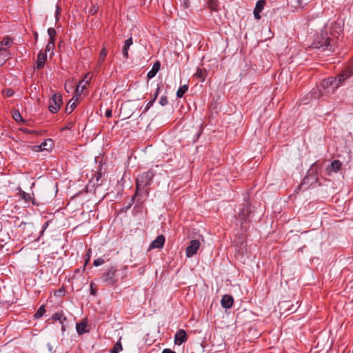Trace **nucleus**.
<instances>
[{"mask_svg": "<svg viewBox=\"0 0 353 353\" xmlns=\"http://www.w3.org/2000/svg\"><path fill=\"white\" fill-rule=\"evenodd\" d=\"M133 43L132 38L130 37L129 39H126L124 43V46L126 48H130V46H132Z\"/></svg>", "mask_w": 353, "mask_h": 353, "instance_id": "4c0bfd02", "label": "nucleus"}, {"mask_svg": "<svg viewBox=\"0 0 353 353\" xmlns=\"http://www.w3.org/2000/svg\"><path fill=\"white\" fill-rule=\"evenodd\" d=\"M341 166V163L339 160H334L331 163L330 166L327 168V170L328 172H330L332 171L336 172L339 170Z\"/></svg>", "mask_w": 353, "mask_h": 353, "instance_id": "f3484780", "label": "nucleus"}, {"mask_svg": "<svg viewBox=\"0 0 353 353\" xmlns=\"http://www.w3.org/2000/svg\"><path fill=\"white\" fill-rule=\"evenodd\" d=\"M188 339V336L186 332L184 330L181 329L178 332H176L174 336V343L176 345H181L183 343L185 342Z\"/></svg>", "mask_w": 353, "mask_h": 353, "instance_id": "9d476101", "label": "nucleus"}, {"mask_svg": "<svg viewBox=\"0 0 353 353\" xmlns=\"http://www.w3.org/2000/svg\"><path fill=\"white\" fill-rule=\"evenodd\" d=\"M352 71L347 70L339 74L337 77H331L334 83L339 84V87L350 77L352 76Z\"/></svg>", "mask_w": 353, "mask_h": 353, "instance_id": "6e6552de", "label": "nucleus"}, {"mask_svg": "<svg viewBox=\"0 0 353 353\" xmlns=\"http://www.w3.org/2000/svg\"><path fill=\"white\" fill-rule=\"evenodd\" d=\"M160 103L161 105H165L168 103V99L166 97H161L160 99Z\"/></svg>", "mask_w": 353, "mask_h": 353, "instance_id": "ea45409f", "label": "nucleus"}, {"mask_svg": "<svg viewBox=\"0 0 353 353\" xmlns=\"http://www.w3.org/2000/svg\"><path fill=\"white\" fill-rule=\"evenodd\" d=\"M260 12L254 10L253 14L256 19L259 20L261 19Z\"/></svg>", "mask_w": 353, "mask_h": 353, "instance_id": "a19ab883", "label": "nucleus"}, {"mask_svg": "<svg viewBox=\"0 0 353 353\" xmlns=\"http://www.w3.org/2000/svg\"><path fill=\"white\" fill-rule=\"evenodd\" d=\"M63 103L62 97L59 93L53 94L52 98L50 99L49 103V110L52 113H56L60 109L61 104Z\"/></svg>", "mask_w": 353, "mask_h": 353, "instance_id": "20e7f679", "label": "nucleus"}, {"mask_svg": "<svg viewBox=\"0 0 353 353\" xmlns=\"http://www.w3.org/2000/svg\"><path fill=\"white\" fill-rule=\"evenodd\" d=\"M78 101V97L72 98L68 103L66 108H65V112L67 114H70L72 112L74 109L77 106V102Z\"/></svg>", "mask_w": 353, "mask_h": 353, "instance_id": "dca6fc26", "label": "nucleus"}, {"mask_svg": "<svg viewBox=\"0 0 353 353\" xmlns=\"http://www.w3.org/2000/svg\"><path fill=\"white\" fill-rule=\"evenodd\" d=\"M104 262H105L104 259H101V258H99V259H95V260L94 261L93 265H94V266H99V265H101L103 264V263H104Z\"/></svg>", "mask_w": 353, "mask_h": 353, "instance_id": "f704fd0d", "label": "nucleus"}, {"mask_svg": "<svg viewBox=\"0 0 353 353\" xmlns=\"http://www.w3.org/2000/svg\"><path fill=\"white\" fill-rule=\"evenodd\" d=\"M165 243V237L163 235H159L150 245V250L154 248H162Z\"/></svg>", "mask_w": 353, "mask_h": 353, "instance_id": "f8f14e48", "label": "nucleus"}, {"mask_svg": "<svg viewBox=\"0 0 353 353\" xmlns=\"http://www.w3.org/2000/svg\"><path fill=\"white\" fill-rule=\"evenodd\" d=\"M205 71H203L201 68H197L196 70V72L195 73V76L199 79H201V80L202 81H203L205 80Z\"/></svg>", "mask_w": 353, "mask_h": 353, "instance_id": "c85d7f7f", "label": "nucleus"}, {"mask_svg": "<svg viewBox=\"0 0 353 353\" xmlns=\"http://www.w3.org/2000/svg\"><path fill=\"white\" fill-rule=\"evenodd\" d=\"M48 347H49V350H50V351H51V350H52V347H51V346L50 345V344H48Z\"/></svg>", "mask_w": 353, "mask_h": 353, "instance_id": "09e8293b", "label": "nucleus"}, {"mask_svg": "<svg viewBox=\"0 0 353 353\" xmlns=\"http://www.w3.org/2000/svg\"><path fill=\"white\" fill-rule=\"evenodd\" d=\"M99 7L97 5H92L89 10L90 14H95L99 11Z\"/></svg>", "mask_w": 353, "mask_h": 353, "instance_id": "2f4dec72", "label": "nucleus"}, {"mask_svg": "<svg viewBox=\"0 0 353 353\" xmlns=\"http://www.w3.org/2000/svg\"><path fill=\"white\" fill-rule=\"evenodd\" d=\"M105 114L107 117H108V118L112 116V110H107Z\"/></svg>", "mask_w": 353, "mask_h": 353, "instance_id": "c03bdc74", "label": "nucleus"}, {"mask_svg": "<svg viewBox=\"0 0 353 353\" xmlns=\"http://www.w3.org/2000/svg\"><path fill=\"white\" fill-rule=\"evenodd\" d=\"M233 303L234 299L232 296L228 294L223 296L221 301L222 307L226 309L230 308L232 306Z\"/></svg>", "mask_w": 353, "mask_h": 353, "instance_id": "ddd939ff", "label": "nucleus"}, {"mask_svg": "<svg viewBox=\"0 0 353 353\" xmlns=\"http://www.w3.org/2000/svg\"><path fill=\"white\" fill-rule=\"evenodd\" d=\"M338 88L339 84L334 83L330 77L321 81L320 85L318 88V94H316L315 92H313L311 94L314 99H317L320 96L329 97L333 94Z\"/></svg>", "mask_w": 353, "mask_h": 353, "instance_id": "f03ea898", "label": "nucleus"}, {"mask_svg": "<svg viewBox=\"0 0 353 353\" xmlns=\"http://www.w3.org/2000/svg\"><path fill=\"white\" fill-rule=\"evenodd\" d=\"M152 177L153 172L152 171H148L138 176L136 181L137 194H139L146 186L150 184Z\"/></svg>", "mask_w": 353, "mask_h": 353, "instance_id": "7ed1b4c3", "label": "nucleus"}, {"mask_svg": "<svg viewBox=\"0 0 353 353\" xmlns=\"http://www.w3.org/2000/svg\"><path fill=\"white\" fill-rule=\"evenodd\" d=\"M60 12H61L60 8L58 6H57V10H56V19L57 20L59 19V14H60Z\"/></svg>", "mask_w": 353, "mask_h": 353, "instance_id": "79ce46f5", "label": "nucleus"}, {"mask_svg": "<svg viewBox=\"0 0 353 353\" xmlns=\"http://www.w3.org/2000/svg\"><path fill=\"white\" fill-rule=\"evenodd\" d=\"M250 212V208L248 205H246L243 208L241 212L239 213V216H241V219H246L247 218L249 217Z\"/></svg>", "mask_w": 353, "mask_h": 353, "instance_id": "aec40b11", "label": "nucleus"}, {"mask_svg": "<svg viewBox=\"0 0 353 353\" xmlns=\"http://www.w3.org/2000/svg\"><path fill=\"white\" fill-rule=\"evenodd\" d=\"M12 43V41L10 38H5L1 43V48H0V58L2 57L3 61H4L6 59L8 58V56L6 54V48L3 46H9Z\"/></svg>", "mask_w": 353, "mask_h": 353, "instance_id": "1a4fd4ad", "label": "nucleus"}, {"mask_svg": "<svg viewBox=\"0 0 353 353\" xmlns=\"http://www.w3.org/2000/svg\"><path fill=\"white\" fill-rule=\"evenodd\" d=\"M47 59L46 53H43L42 52H39L37 54V63L34 67V70H40L43 68L45 65L46 61Z\"/></svg>", "mask_w": 353, "mask_h": 353, "instance_id": "9b49d317", "label": "nucleus"}, {"mask_svg": "<svg viewBox=\"0 0 353 353\" xmlns=\"http://www.w3.org/2000/svg\"><path fill=\"white\" fill-rule=\"evenodd\" d=\"M188 90V86L187 85H183L181 86L176 92L177 97H179V98L182 97L183 95L187 92Z\"/></svg>", "mask_w": 353, "mask_h": 353, "instance_id": "393cba45", "label": "nucleus"}, {"mask_svg": "<svg viewBox=\"0 0 353 353\" xmlns=\"http://www.w3.org/2000/svg\"><path fill=\"white\" fill-rule=\"evenodd\" d=\"M88 74H87L85 76V78H84V83H83L81 84V86L80 87L81 88V92L83 91V89H85L87 86V85L89 83V80H88Z\"/></svg>", "mask_w": 353, "mask_h": 353, "instance_id": "473e14b6", "label": "nucleus"}, {"mask_svg": "<svg viewBox=\"0 0 353 353\" xmlns=\"http://www.w3.org/2000/svg\"><path fill=\"white\" fill-rule=\"evenodd\" d=\"M209 7L212 10H216L217 0H208Z\"/></svg>", "mask_w": 353, "mask_h": 353, "instance_id": "c756f323", "label": "nucleus"}, {"mask_svg": "<svg viewBox=\"0 0 353 353\" xmlns=\"http://www.w3.org/2000/svg\"><path fill=\"white\" fill-rule=\"evenodd\" d=\"M3 92L7 97H10L14 94V90L10 88L4 90Z\"/></svg>", "mask_w": 353, "mask_h": 353, "instance_id": "72a5a7b5", "label": "nucleus"}, {"mask_svg": "<svg viewBox=\"0 0 353 353\" xmlns=\"http://www.w3.org/2000/svg\"><path fill=\"white\" fill-rule=\"evenodd\" d=\"M61 292H62V290H58V291H56V292H54V294H55V295H59Z\"/></svg>", "mask_w": 353, "mask_h": 353, "instance_id": "de8ad7c7", "label": "nucleus"}, {"mask_svg": "<svg viewBox=\"0 0 353 353\" xmlns=\"http://www.w3.org/2000/svg\"><path fill=\"white\" fill-rule=\"evenodd\" d=\"M107 56V50L105 46H103L100 52L99 61H98V65L100 66L101 63L104 61Z\"/></svg>", "mask_w": 353, "mask_h": 353, "instance_id": "4be33fe9", "label": "nucleus"}, {"mask_svg": "<svg viewBox=\"0 0 353 353\" xmlns=\"http://www.w3.org/2000/svg\"><path fill=\"white\" fill-rule=\"evenodd\" d=\"M121 340V336L119 338V341L114 344L112 349H111L110 350V353H119L123 350Z\"/></svg>", "mask_w": 353, "mask_h": 353, "instance_id": "a211bd4d", "label": "nucleus"}, {"mask_svg": "<svg viewBox=\"0 0 353 353\" xmlns=\"http://www.w3.org/2000/svg\"><path fill=\"white\" fill-rule=\"evenodd\" d=\"M200 247V242L198 240H192L190 245L186 248L185 254L188 258L192 257L196 254Z\"/></svg>", "mask_w": 353, "mask_h": 353, "instance_id": "423d86ee", "label": "nucleus"}, {"mask_svg": "<svg viewBox=\"0 0 353 353\" xmlns=\"http://www.w3.org/2000/svg\"><path fill=\"white\" fill-rule=\"evenodd\" d=\"M48 34L50 37V40L54 41H55V36H56V30L53 28H50L48 30Z\"/></svg>", "mask_w": 353, "mask_h": 353, "instance_id": "bb28decb", "label": "nucleus"}, {"mask_svg": "<svg viewBox=\"0 0 353 353\" xmlns=\"http://www.w3.org/2000/svg\"><path fill=\"white\" fill-rule=\"evenodd\" d=\"M90 252H91V250H90V249H89V250H88V252H87L88 259H87V260H86V261H85V263H88V260H89V259H90Z\"/></svg>", "mask_w": 353, "mask_h": 353, "instance_id": "a18cd8bd", "label": "nucleus"}, {"mask_svg": "<svg viewBox=\"0 0 353 353\" xmlns=\"http://www.w3.org/2000/svg\"><path fill=\"white\" fill-rule=\"evenodd\" d=\"M83 83H84V80H82L81 81H80L77 86L76 90H75V93H76L77 96H79L81 93L80 87L81 86V84Z\"/></svg>", "mask_w": 353, "mask_h": 353, "instance_id": "e433bc0d", "label": "nucleus"}, {"mask_svg": "<svg viewBox=\"0 0 353 353\" xmlns=\"http://www.w3.org/2000/svg\"><path fill=\"white\" fill-rule=\"evenodd\" d=\"M128 48L123 46L122 50L123 56L125 59L128 58Z\"/></svg>", "mask_w": 353, "mask_h": 353, "instance_id": "58836bf2", "label": "nucleus"}, {"mask_svg": "<svg viewBox=\"0 0 353 353\" xmlns=\"http://www.w3.org/2000/svg\"><path fill=\"white\" fill-rule=\"evenodd\" d=\"M117 270L116 268L112 267L110 268L102 276V279L103 281L108 283L109 284L113 285L115 283V275H116Z\"/></svg>", "mask_w": 353, "mask_h": 353, "instance_id": "0eeeda50", "label": "nucleus"}, {"mask_svg": "<svg viewBox=\"0 0 353 353\" xmlns=\"http://www.w3.org/2000/svg\"><path fill=\"white\" fill-rule=\"evenodd\" d=\"M185 6H186V7H188V2H185Z\"/></svg>", "mask_w": 353, "mask_h": 353, "instance_id": "8fccbe9b", "label": "nucleus"}, {"mask_svg": "<svg viewBox=\"0 0 353 353\" xmlns=\"http://www.w3.org/2000/svg\"><path fill=\"white\" fill-rule=\"evenodd\" d=\"M135 105L131 101H126L122 103L120 109V114L123 117V119L130 118L134 113Z\"/></svg>", "mask_w": 353, "mask_h": 353, "instance_id": "39448f33", "label": "nucleus"}, {"mask_svg": "<svg viewBox=\"0 0 353 353\" xmlns=\"http://www.w3.org/2000/svg\"><path fill=\"white\" fill-rule=\"evenodd\" d=\"M157 95H158V92L157 91V92L154 94V97L148 103L144 112L148 111V110L152 105V104L154 103V101L156 100V99L157 97Z\"/></svg>", "mask_w": 353, "mask_h": 353, "instance_id": "7c9ffc66", "label": "nucleus"}, {"mask_svg": "<svg viewBox=\"0 0 353 353\" xmlns=\"http://www.w3.org/2000/svg\"><path fill=\"white\" fill-rule=\"evenodd\" d=\"M45 312H46L45 307H44V305H41L39 307V308L37 311L36 314H34V317L37 319H39V318L41 317Z\"/></svg>", "mask_w": 353, "mask_h": 353, "instance_id": "cd10ccee", "label": "nucleus"}, {"mask_svg": "<svg viewBox=\"0 0 353 353\" xmlns=\"http://www.w3.org/2000/svg\"><path fill=\"white\" fill-rule=\"evenodd\" d=\"M312 46L322 52H332L335 51L336 41L329 36L327 29L325 28L319 35L316 36Z\"/></svg>", "mask_w": 353, "mask_h": 353, "instance_id": "f257e3e1", "label": "nucleus"}, {"mask_svg": "<svg viewBox=\"0 0 353 353\" xmlns=\"http://www.w3.org/2000/svg\"><path fill=\"white\" fill-rule=\"evenodd\" d=\"M266 4L265 0H259L256 3V6L254 10L261 12Z\"/></svg>", "mask_w": 353, "mask_h": 353, "instance_id": "5701e85b", "label": "nucleus"}, {"mask_svg": "<svg viewBox=\"0 0 353 353\" xmlns=\"http://www.w3.org/2000/svg\"><path fill=\"white\" fill-rule=\"evenodd\" d=\"M52 319L54 321H58L62 324V330L65 331V327L63 325V322L66 321V317L64 316L63 312H57L54 314L52 316Z\"/></svg>", "mask_w": 353, "mask_h": 353, "instance_id": "4468645a", "label": "nucleus"}, {"mask_svg": "<svg viewBox=\"0 0 353 353\" xmlns=\"http://www.w3.org/2000/svg\"><path fill=\"white\" fill-rule=\"evenodd\" d=\"M52 146V141L51 139L46 140L40 145L41 150H49Z\"/></svg>", "mask_w": 353, "mask_h": 353, "instance_id": "6ab92c4d", "label": "nucleus"}, {"mask_svg": "<svg viewBox=\"0 0 353 353\" xmlns=\"http://www.w3.org/2000/svg\"><path fill=\"white\" fill-rule=\"evenodd\" d=\"M161 64L159 61H156L152 68V70L148 72L147 77L148 79H152L155 77L157 73L160 69Z\"/></svg>", "mask_w": 353, "mask_h": 353, "instance_id": "2eb2a0df", "label": "nucleus"}, {"mask_svg": "<svg viewBox=\"0 0 353 353\" xmlns=\"http://www.w3.org/2000/svg\"><path fill=\"white\" fill-rule=\"evenodd\" d=\"M162 353H176L174 351H172V350L170 349H164L163 351H162Z\"/></svg>", "mask_w": 353, "mask_h": 353, "instance_id": "37998d69", "label": "nucleus"}, {"mask_svg": "<svg viewBox=\"0 0 353 353\" xmlns=\"http://www.w3.org/2000/svg\"><path fill=\"white\" fill-rule=\"evenodd\" d=\"M86 327H87L86 323L81 322L79 323H77L76 328H77V332L79 334H83L87 332L88 331L86 330Z\"/></svg>", "mask_w": 353, "mask_h": 353, "instance_id": "412c9836", "label": "nucleus"}, {"mask_svg": "<svg viewBox=\"0 0 353 353\" xmlns=\"http://www.w3.org/2000/svg\"><path fill=\"white\" fill-rule=\"evenodd\" d=\"M19 195H20V197L23 199L26 202H29L31 201V196L30 194L28 193H26V192L24 191H21L19 192Z\"/></svg>", "mask_w": 353, "mask_h": 353, "instance_id": "a878e982", "label": "nucleus"}, {"mask_svg": "<svg viewBox=\"0 0 353 353\" xmlns=\"http://www.w3.org/2000/svg\"><path fill=\"white\" fill-rule=\"evenodd\" d=\"M90 288H91V294L94 295L95 294V291L93 289V283H92L90 284Z\"/></svg>", "mask_w": 353, "mask_h": 353, "instance_id": "49530a36", "label": "nucleus"}, {"mask_svg": "<svg viewBox=\"0 0 353 353\" xmlns=\"http://www.w3.org/2000/svg\"><path fill=\"white\" fill-rule=\"evenodd\" d=\"M12 117L14 119V121L18 123H21V122L23 123L24 122V120H23V117H21L19 110H14L12 112Z\"/></svg>", "mask_w": 353, "mask_h": 353, "instance_id": "b1692460", "label": "nucleus"}, {"mask_svg": "<svg viewBox=\"0 0 353 353\" xmlns=\"http://www.w3.org/2000/svg\"><path fill=\"white\" fill-rule=\"evenodd\" d=\"M54 41H50L48 45L46 47V52L50 51L54 48Z\"/></svg>", "mask_w": 353, "mask_h": 353, "instance_id": "c9c22d12", "label": "nucleus"}]
</instances>
